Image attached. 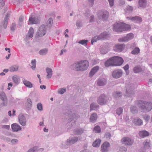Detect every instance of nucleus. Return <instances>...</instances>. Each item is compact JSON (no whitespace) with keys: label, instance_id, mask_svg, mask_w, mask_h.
Listing matches in <instances>:
<instances>
[{"label":"nucleus","instance_id":"f257e3e1","mask_svg":"<svg viewBox=\"0 0 152 152\" xmlns=\"http://www.w3.org/2000/svg\"><path fill=\"white\" fill-rule=\"evenodd\" d=\"M131 29V27L130 25L119 22L114 24L113 30L116 32H121L123 31L130 30Z\"/></svg>","mask_w":152,"mask_h":152},{"label":"nucleus","instance_id":"f03ea898","mask_svg":"<svg viewBox=\"0 0 152 152\" xmlns=\"http://www.w3.org/2000/svg\"><path fill=\"white\" fill-rule=\"evenodd\" d=\"M89 66L87 61H81L74 64L72 66L73 69L75 71H84L86 70Z\"/></svg>","mask_w":152,"mask_h":152},{"label":"nucleus","instance_id":"7ed1b4c3","mask_svg":"<svg viewBox=\"0 0 152 152\" xmlns=\"http://www.w3.org/2000/svg\"><path fill=\"white\" fill-rule=\"evenodd\" d=\"M80 138L79 137H70L67 140L66 142H64L63 143V144H65L67 145H71L75 143L79 140H80Z\"/></svg>","mask_w":152,"mask_h":152},{"label":"nucleus","instance_id":"20e7f679","mask_svg":"<svg viewBox=\"0 0 152 152\" xmlns=\"http://www.w3.org/2000/svg\"><path fill=\"white\" fill-rule=\"evenodd\" d=\"M46 31V28L45 26L44 25H42L40 26L39 28V29L36 34V37H42L44 36Z\"/></svg>","mask_w":152,"mask_h":152},{"label":"nucleus","instance_id":"39448f33","mask_svg":"<svg viewBox=\"0 0 152 152\" xmlns=\"http://www.w3.org/2000/svg\"><path fill=\"white\" fill-rule=\"evenodd\" d=\"M115 64V66H120L124 62L122 58L119 56H114L113 57Z\"/></svg>","mask_w":152,"mask_h":152},{"label":"nucleus","instance_id":"423d86ee","mask_svg":"<svg viewBox=\"0 0 152 152\" xmlns=\"http://www.w3.org/2000/svg\"><path fill=\"white\" fill-rule=\"evenodd\" d=\"M110 144L107 142H104L101 145V151L102 152H107L109 151Z\"/></svg>","mask_w":152,"mask_h":152},{"label":"nucleus","instance_id":"0eeeda50","mask_svg":"<svg viewBox=\"0 0 152 152\" xmlns=\"http://www.w3.org/2000/svg\"><path fill=\"white\" fill-rule=\"evenodd\" d=\"M122 143L126 145H130L133 143V141L130 138L128 137H124L121 140Z\"/></svg>","mask_w":152,"mask_h":152},{"label":"nucleus","instance_id":"6e6552de","mask_svg":"<svg viewBox=\"0 0 152 152\" xmlns=\"http://www.w3.org/2000/svg\"><path fill=\"white\" fill-rule=\"evenodd\" d=\"M108 35L107 33L106 32L103 33L102 34L100 35V37L96 36L93 38L91 41V44L92 45L93 42H96L97 40H98L102 39H105L107 37V36Z\"/></svg>","mask_w":152,"mask_h":152},{"label":"nucleus","instance_id":"1a4fd4ad","mask_svg":"<svg viewBox=\"0 0 152 152\" xmlns=\"http://www.w3.org/2000/svg\"><path fill=\"white\" fill-rule=\"evenodd\" d=\"M152 108V103L151 102H143V111L148 112Z\"/></svg>","mask_w":152,"mask_h":152},{"label":"nucleus","instance_id":"9d476101","mask_svg":"<svg viewBox=\"0 0 152 152\" xmlns=\"http://www.w3.org/2000/svg\"><path fill=\"white\" fill-rule=\"evenodd\" d=\"M134 37V35L132 33H130L128 34L126 37L119 39L118 41L120 42H126L129 40L132 39Z\"/></svg>","mask_w":152,"mask_h":152},{"label":"nucleus","instance_id":"9b49d317","mask_svg":"<svg viewBox=\"0 0 152 152\" xmlns=\"http://www.w3.org/2000/svg\"><path fill=\"white\" fill-rule=\"evenodd\" d=\"M122 72L120 70H116L114 71L112 73V76L114 78H118L120 77L122 75Z\"/></svg>","mask_w":152,"mask_h":152},{"label":"nucleus","instance_id":"f8f14e48","mask_svg":"<svg viewBox=\"0 0 152 152\" xmlns=\"http://www.w3.org/2000/svg\"><path fill=\"white\" fill-rule=\"evenodd\" d=\"M125 47V45L123 44L116 45L113 48L114 50L116 51L121 52L123 50Z\"/></svg>","mask_w":152,"mask_h":152},{"label":"nucleus","instance_id":"ddd939ff","mask_svg":"<svg viewBox=\"0 0 152 152\" xmlns=\"http://www.w3.org/2000/svg\"><path fill=\"white\" fill-rule=\"evenodd\" d=\"M39 22V20L38 18L36 17L32 18L31 17L29 18L28 23L30 24H37Z\"/></svg>","mask_w":152,"mask_h":152},{"label":"nucleus","instance_id":"4468645a","mask_svg":"<svg viewBox=\"0 0 152 152\" xmlns=\"http://www.w3.org/2000/svg\"><path fill=\"white\" fill-rule=\"evenodd\" d=\"M99 14L101 15L102 19L103 20H106L108 18L109 13L106 11H101Z\"/></svg>","mask_w":152,"mask_h":152},{"label":"nucleus","instance_id":"2eb2a0df","mask_svg":"<svg viewBox=\"0 0 152 152\" xmlns=\"http://www.w3.org/2000/svg\"><path fill=\"white\" fill-rule=\"evenodd\" d=\"M113 57L110 58L109 59L107 60L105 63V65L106 66H115L114 61Z\"/></svg>","mask_w":152,"mask_h":152},{"label":"nucleus","instance_id":"dca6fc26","mask_svg":"<svg viewBox=\"0 0 152 152\" xmlns=\"http://www.w3.org/2000/svg\"><path fill=\"white\" fill-rule=\"evenodd\" d=\"M99 69V67L98 66H96L93 67L89 73V76L90 77H92Z\"/></svg>","mask_w":152,"mask_h":152},{"label":"nucleus","instance_id":"f3484780","mask_svg":"<svg viewBox=\"0 0 152 152\" xmlns=\"http://www.w3.org/2000/svg\"><path fill=\"white\" fill-rule=\"evenodd\" d=\"M11 127L12 130L14 132H17L20 130L21 128L18 124H12Z\"/></svg>","mask_w":152,"mask_h":152},{"label":"nucleus","instance_id":"a211bd4d","mask_svg":"<svg viewBox=\"0 0 152 152\" xmlns=\"http://www.w3.org/2000/svg\"><path fill=\"white\" fill-rule=\"evenodd\" d=\"M104 97L105 96L104 95H102L99 97L98 101L99 104L100 105L104 104L106 103V102L104 101Z\"/></svg>","mask_w":152,"mask_h":152},{"label":"nucleus","instance_id":"6ab92c4d","mask_svg":"<svg viewBox=\"0 0 152 152\" xmlns=\"http://www.w3.org/2000/svg\"><path fill=\"white\" fill-rule=\"evenodd\" d=\"M127 18L136 23L141 22L142 21V18L138 16H135L131 18L128 17Z\"/></svg>","mask_w":152,"mask_h":152},{"label":"nucleus","instance_id":"aec40b11","mask_svg":"<svg viewBox=\"0 0 152 152\" xmlns=\"http://www.w3.org/2000/svg\"><path fill=\"white\" fill-rule=\"evenodd\" d=\"M101 141L100 139H96L93 143V146L94 147H98L100 145Z\"/></svg>","mask_w":152,"mask_h":152},{"label":"nucleus","instance_id":"412c9836","mask_svg":"<svg viewBox=\"0 0 152 152\" xmlns=\"http://www.w3.org/2000/svg\"><path fill=\"white\" fill-rule=\"evenodd\" d=\"M18 119L20 124L26 123V119L23 115H20L19 116Z\"/></svg>","mask_w":152,"mask_h":152},{"label":"nucleus","instance_id":"4be33fe9","mask_svg":"<svg viewBox=\"0 0 152 152\" xmlns=\"http://www.w3.org/2000/svg\"><path fill=\"white\" fill-rule=\"evenodd\" d=\"M142 69L141 67L139 66H135L133 69L134 73H138L142 71Z\"/></svg>","mask_w":152,"mask_h":152},{"label":"nucleus","instance_id":"5701e85b","mask_svg":"<svg viewBox=\"0 0 152 152\" xmlns=\"http://www.w3.org/2000/svg\"><path fill=\"white\" fill-rule=\"evenodd\" d=\"M97 118V115L96 113H93L90 116V121L93 122L96 120Z\"/></svg>","mask_w":152,"mask_h":152},{"label":"nucleus","instance_id":"b1692460","mask_svg":"<svg viewBox=\"0 0 152 152\" xmlns=\"http://www.w3.org/2000/svg\"><path fill=\"white\" fill-rule=\"evenodd\" d=\"M10 17V15L9 14H7L5 17L4 21V24H3V27L4 28H5L7 26V23L8 22V18Z\"/></svg>","mask_w":152,"mask_h":152},{"label":"nucleus","instance_id":"393cba45","mask_svg":"<svg viewBox=\"0 0 152 152\" xmlns=\"http://www.w3.org/2000/svg\"><path fill=\"white\" fill-rule=\"evenodd\" d=\"M46 71L48 74L47 75V77L48 78H50L51 77L52 75V70L50 68H47L46 69Z\"/></svg>","mask_w":152,"mask_h":152},{"label":"nucleus","instance_id":"a878e982","mask_svg":"<svg viewBox=\"0 0 152 152\" xmlns=\"http://www.w3.org/2000/svg\"><path fill=\"white\" fill-rule=\"evenodd\" d=\"M34 30L33 28L31 27L30 28L27 36L30 38H31L33 37L34 33Z\"/></svg>","mask_w":152,"mask_h":152},{"label":"nucleus","instance_id":"bb28decb","mask_svg":"<svg viewBox=\"0 0 152 152\" xmlns=\"http://www.w3.org/2000/svg\"><path fill=\"white\" fill-rule=\"evenodd\" d=\"M0 98L3 101L7 102V98L4 92H2L0 93Z\"/></svg>","mask_w":152,"mask_h":152},{"label":"nucleus","instance_id":"cd10ccee","mask_svg":"<svg viewBox=\"0 0 152 152\" xmlns=\"http://www.w3.org/2000/svg\"><path fill=\"white\" fill-rule=\"evenodd\" d=\"M83 130L82 129H78L74 131V134H80L83 132Z\"/></svg>","mask_w":152,"mask_h":152},{"label":"nucleus","instance_id":"c85d7f7f","mask_svg":"<svg viewBox=\"0 0 152 152\" xmlns=\"http://www.w3.org/2000/svg\"><path fill=\"white\" fill-rule=\"evenodd\" d=\"M24 84L27 87L31 88L32 87V84L31 83L27 80H24L23 81Z\"/></svg>","mask_w":152,"mask_h":152},{"label":"nucleus","instance_id":"c756f323","mask_svg":"<svg viewBox=\"0 0 152 152\" xmlns=\"http://www.w3.org/2000/svg\"><path fill=\"white\" fill-rule=\"evenodd\" d=\"M151 144L149 140H147L144 145V148L145 149H149L150 147Z\"/></svg>","mask_w":152,"mask_h":152},{"label":"nucleus","instance_id":"7c9ffc66","mask_svg":"<svg viewBox=\"0 0 152 152\" xmlns=\"http://www.w3.org/2000/svg\"><path fill=\"white\" fill-rule=\"evenodd\" d=\"M139 52V49L138 48L136 47L132 51L131 53L133 54L136 55L138 54Z\"/></svg>","mask_w":152,"mask_h":152},{"label":"nucleus","instance_id":"2f4dec72","mask_svg":"<svg viewBox=\"0 0 152 152\" xmlns=\"http://www.w3.org/2000/svg\"><path fill=\"white\" fill-rule=\"evenodd\" d=\"M18 66H11L10 68V70L11 72L16 71L18 70Z\"/></svg>","mask_w":152,"mask_h":152},{"label":"nucleus","instance_id":"473e14b6","mask_svg":"<svg viewBox=\"0 0 152 152\" xmlns=\"http://www.w3.org/2000/svg\"><path fill=\"white\" fill-rule=\"evenodd\" d=\"M106 83L104 80H99L98 81L97 84L99 86H103Z\"/></svg>","mask_w":152,"mask_h":152},{"label":"nucleus","instance_id":"72a5a7b5","mask_svg":"<svg viewBox=\"0 0 152 152\" xmlns=\"http://www.w3.org/2000/svg\"><path fill=\"white\" fill-rule=\"evenodd\" d=\"M94 131L96 133H99L101 132L100 127L99 126H96L94 128Z\"/></svg>","mask_w":152,"mask_h":152},{"label":"nucleus","instance_id":"f704fd0d","mask_svg":"<svg viewBox=\"0 0 152 152\" xmlns=\"http://www.w3.org/2000/svg\"><path fill=\"white\" fill-rule=\"evenodd\" d=\"M53 23V20L51 18H50L47 21V25L49 27H50Z\"/></svg>","mask_w":152,"mask_h":152},{"label":"nucleus","instance_id":"c9c22d12","mask_svg":"<svg viewBox=\"0 0 152 152\" xmlns=\"http://www.w3.org/2000/svg\"><path fill=\"white\" fill-rule=\"evenodd\" d=\"M48 52V50L45 49L41 50L39 51V53L41 55H45Z\"/></svg>","mask_w":152,"mask_h":152},{"label":"nucleus","instance_id":"e433bc0d","mask_svg":"<svg viewBox=\"0 0 152 152\" xmlns=\"http://www.w3.org/2000/svg\"><path fill=\"white\" fill-rule=\"evenodd\" d=\"M36 61L35 59L31 61V63L32 66H31V68L33 69H34L36 68Z\"/></svg>","mask_w":152,"mask_h":152},{"label":"nucleus","instance_id":"4c0bfd02","mask_svg":"<svg viewBox=\"0 0 152 152\" xmlns=\"http://www.w3.org/2000/svg\"><path fill=\"white\" fill-rule=\"evenodd\" d=\"M12 79L13 82L15 83H18L19 80L18 77L16 76H13L12 77Z\"/></svg>","mask_w":152,"mask_h":152},{"label":"nucleus","instance_id":"58836bf2","mask_svg":"<svg viewBox=\"0 0 152 152\" xmlns=\"http://www.w3.org/2000/svg\"><path fill=\"white\" fill-rule=\"evenodd\" d=\"M108 50V49L105 48L104 49H102L100 51V53L102 54H105L107 53Z\"/></svg>","mask_w":152,"mask_h":152},{"label":"nucleus","instance_id":"ea45409f","mask_svg":"<svg viewBox=\"0 0 152 152\" xmlns=\"http://www.w3.org/2000/svg\"><path fill=\"white\" fill-rule=\"evenodd\" d=\"M66 91V88H61L58 90V92L59 94H63Z\"/></svg>","mask_w":152,"mask_h":152},{"label":"nucleus","instance_id":"a19ab883","mask_svg":"<svg viewBox=\"0 0 152 152\" xmlns=\"http://www.w3.org/2000/svg\"><path fill=\"white\" fill-rule=\"evenodd\" d=\"M37 147H34L29 150L27 152H37Z\"/></svg>","mask_w":152,"mask_h":152},{"label":"nucleus","instance_id":"79ce46f5","mask_svg":"<svg viewBox=\"0 0 152 152\" xmlns=\"http://www.w3.org/2000/svg\"><path fill=\"white\" fill-rule=\"evenodd\" d=\"M122 94L120 92H115L113 94V96L115 98H117L118 97H120L122 96Z\"/></svg>","mask_w":152,"mask_h":152},{"label":"nucleus","instance_id":"37998d69","mask_svg":"<svg viewBox=\"0 0 152 152\" xmlns=\"http://www.w3.org/2000/svg\"><path fill=\"white\" fill-rule=\"evenodd\" d=\"M133 7L129 6H128L127 7L126 9L125 10L127 12H131L133 11Z\"/></svg>","mask_w":152,"mask_h":152},{"label":"nucleus","instance_id":"c03bdc74","mask_svg":"<svg viewBox=\"0 0 152 152\" xmlns=\"http://www.w3.org/2000/svg\"><path fill=\"white\" fill-rule=\"evenodd\" d=\"M88 42L87 40H83L80 41L79 43L83 45H86L87 43Z\"/></svg>","mask_w":152,"mask_h":152},{"label":"nucleus","instance_id":"a18cd8bd","mask_svg":"<svg viewBox=\"0 0 152 152\" xmlns=\"http://www.w3.org/2000/svg\"><path fill=\"white\" fill-rule=\"evenodd\" d=\"M149 134H150L148 132L145 130H143V137L148 136Z\"/></svg>","mask_w":152,"mask_h":152},{"label":"nucleus","instance_id":"49530a36","mask_svg":"<svg viewBox=\"0 0 152 152\" xmlns=\"http://www.w3.org/2000/svg\"><path fill=\"white\" fill-rule=\"evenodd\" d=\"M98 107V106L95 105V104L93 103L90 105L91 110H94L95 108Z\"/></svg>","mask_w":152,"mask_h":152},{"label":"nucleus","instance_id":"de8ad7c7","mask_svg":"<svg viewBox=\"0 0 152 152\" xmlns=\"http://www.w3.org/2000/svg\"><path fill=\"white\" fill-rule=\"evenodd\" d=\"M123 111V109L121 108H119L117 110L116 113L118 115H120Z\"/></svg>","mask_w":152,"mask_h":152},{"label":"nucleus","instance_id":"09e8293b","mask_svg":"<svg viewBox=\"0 0 152 152\" xmlns=\"http://www.w3.org/2000/svg\"><path fill=\"white\" fill-rule=\"evenodd\" d=\"M11 142L12 144H16L18 142V140L16 139H13L10 141Z\"/></svg>","mask_w":152,"mask_h":152},{"label":"nucleus","instance_id":"8fccbe9b","mask_svg":"<svg viewBox=\"0 0 152 152\" xmlns=\"http://www.w3.org/2000/svg\"><path fill=\"white\" fill-rule=\"evenodd\" d=\"M37 108L39 110H42V106L41 104L39 103L37 105Z\"/></svg>","mask_w":152,"mask_h":152},{"label":"nucleus","instance_id":"3c124183","mask_svg":"<svg viewBox=\"0 0 152 152\" xmlns=\"http://www.w3.org/2000/svg\"><path fill=\"white\" fill-rule=\"evenodd\" d=\"M104 137L107 139L110 138L111 137V134L107 132L105 134Z\"/></svg>","mask_w":152,"mask_h":152},{"label":"nucleus","instance_id":"603ef678","mask_svg":"<svg viewBox=\"0 0 152 152\" xmlns=\"http://www.w3.org/2000/svg\"><path fill=\"white\" fill-rule=\"evenodd\" d=\"M129 68V66L128 64H126L124 67V69L125 71H127Z\"/></svg>","mask_w":152,"mask_h":152},{"label":"nucleus","instance_id":"864d4df0","mask_svg":"<svg viewBox=\"0 0 152 152\" xmlns=\"http://www.w3.org/2000/svg\"><path fill=\"white\" fill-rule=\"evenodd\" d=\"M110 6H112L113 5L114 0H108Z\"/></svg>","mask_w":152,"mask_h":152},{"label":"nucleus","instance_id":"5fc2aeb1","mask_svg":"<svg viewBox=\"0 0 152 152\" xmlns=\"http://www.w3.org/2000/svg\"><path fill=\"white\" fill-rule=\"evenodd\" d=\"M16 27V25L15 24H12V26L11 27V29L12 31H14Z\"/></svg>","mask_w":152,"mask_h":152},{"label":"nucleus","instance_id":"6e6d98bb","mask_svg":"<svg viewBox=\"0 0 152 152\" xmlns=\"http://www.w3.org/2000/svg\"><path fill=\"white\" fill-rule=\"evenodd\" d=\"M4 5L3 0H0V7H3Z\"/></svg>","mask_w":152,"mask_h":152},{"label":"nucleus","instance_id":"4d7b16f0","mask_svg":"<svg viewBox=\"0 0 152 152\" xmlns=\"http://www.w3.org/2000/svg\"><path fill=\"white\" fill-rule=\"evenodd\" d=\"M3 128L4 129H8L10 128V126L9 125H4L3 126Z\"/></svg>","mask_w":152,"mask_h":152},{"label":"nucleus","instance_id":"13d9d810","mask_svg":"<svg viewBox=\"0 0 152 152\" xmlns=\"http://www.w3.org/2000/svg\"><path fill=\"white\" fill-rule=\"evenodd\" d=\"M139 4L140 7L142 6V0H140L139 1Z\"/></svg>","mask_w":152,"mask_h":152},{"label":"nucleus","instance_id":"bf43d9fd","mask_svg":"<svg viewBox=\"0 0 152 152\" xmlns=\"http://www.w3.org/2000/svg\"><path fill=\"white\" fill-rule=\"evenodd\" d=\"M27 102L30 105H31L32 102L31 101V100L30 99H27Z\"/></svg>","mask_w":152,"mask_h":152},{"label":"nucleus","instance_id":"052dcab7","mask_svg":"<svg viewBox=\"0 0 152 152\" xmlns=\"http://www.w3.org/2000/svg\"><path fill=\"white\" fill-rule=\"evenodd\" d=\"M136 108L134 107H133L131 108V111L132 113H134V110H135Z\"/></svg>","mask_w":152,"mask_h":152},{"label":"nucleus","instance_id":"680f3d73","mask_svg":"<svg viewBox=\"0 0 152 152\" xmlns=\"http://www.w3.org/2000/svg\"><path fill=\"white\" fill-rule=\"evenodd\" d=\"M139 134L141 138H142V131H140L139 133Z\"/></svg>","mask_w":152,"mask_h":152},{"label":"nucleus","instance_id":"e2e57ef3","mask_svg":"<svg viewBox=\"0 0 152 152\" xmlns=\"http://www.w3.org/2000/svg\"><path fill=\"white\" fill-rule=\"evenodd\" d=\"M134 122H136L137 124H140V123L141 122V120H140L139 119L135 120Z\"/></svg>","mask_w":152,"mask_h":152},{"label":"nucleus","instance_id":"0e129e2a","mask_svg":"<svg viewBox=\"0 0 152 152\" xmlns=\"http://www.w3.org/2000/svg\"><path fill=\"white\" fill-rule=\"evenodd\" d=\"M94 16H91V18H90V19L89 20V22H93L94 21L93 20V19H94Z\"/></svg>","mask_w":152,"mask_h":152},{"label":"nucleus","instance_id":"69168bd1","mask_svg":"<svg viewBox=\"0 0 152 152\" xmlns=\"http://www.w3.org/2000/svg\"><path fill=\"white\" fill-rule=\"evenodd\" d=\"M4 139L5 140L8 142H9L11 141L10 139L8 137H5Z\"/></svg>","mask_w":152,"mask_h":152},{"label":"nucleus","instance_id":"338daca9","mask_svg":"<svg viewBox=\"0 0 152 152\" xmlns=\"http://www.w3.org/2000/svg\"><path fill=\"white\" fill-rule=\"evenodd\" d=\"M40 88L42 89H45L46 88V87L45 86L42 85L40 86Z\"/></svg>","mask_w":152,"mask_h":152},{"label":"nucleus","instance_id":"774afa93","mask_svg":"<svg viewBox=\"0 0 152 152\" xmlns=\"http://www.w3.org/2000/svg\"><path fill=\"white\" fill-rule=\"evenodd\" d=\"M43 130L45 132H48V129L46 128H44Z\"/></svg>","mask_w":152,"mask_h":152}]
</instances>
